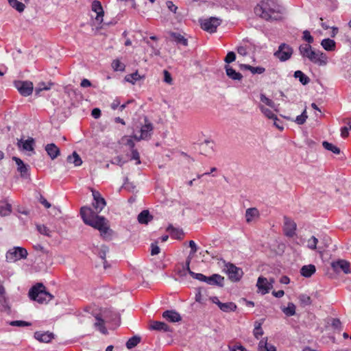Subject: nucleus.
Masks as SVG:
<instances>
[{
	"instance_id": "obj_1",
	"label": "nucleus",
	"mask_w": 351,
	"mask_h": 351,
	"mask_svg": "<svg viewBox=\"0 0 351 351\" xmlns=\"http://www.w3.org/2000/svg\"><path fill=\"white\" fill-rule=\"evenodd\" d=\"M80 215L83 221L100 232L101 237L104 239L110 238L112 230L110 228L108 220L103 216L98 215L90 207L83 206L80 209Z\"/></svg>"
},
{
	"instance_id": "obj_2",
	"label": "nucleus",
	"mask_w": 351,
	"mask_h": 351,
	"mask_svg": "<svg viewBox=\"0 0 351 351\" xmlns=\"http://www.w3.org/2000/svg\"><path fill=\"white\" fill-rule=\"evenodd\" d=\"M283 12V7L276 0H261L254 8L256 15L267 21L281 20Z\"/></svg>"
},
{
	"instance_id": "obj_3",
	"label": "nucleus",
	"mask_w": 351,
	"mask_h": 351,
	"mask_svg": "<svg viewBox=\"0 0 351 351\" xmlns=\"http://www.w3.org/2000/svg\"><path fill=\"white\" fill-rule=\"evenodd\" d=\"M300 54L308 58L311 62L319 66L327 64V56L319 50H313L311 45H302L299 47Z\"/></svg>"
},
{
	"instance_id": "obj_4",
	"label": "nucleus",
	"mask_w": 351,
	"mask_h": 351,
	"mask_svg": "<svg viewBox=\"0 0 351 351\" xmlns=\"http://www.w3.org/2000/svg\"><path fill=\"white\" fill-rule=\"evenodd\" d=\"M29 296L31 300L40 304L47 303L53 298L46 291L45 287L42 283H38L34 286L29 291Z\"/></svg>"
},
{
	"instance_id": "obj_5",
	"label": "nucleus",
	"mask_w": 351,
	"mask_h": 351,
	"mask_svg": "<svg viewBox=\"0 0 351 351\" xmlns=\"http://www.w3.org/2000/svg\"><path fill=\"white\" fill-rule=\"evenodd\" d=\"M27 251L21 247H14L6 253V261L9 263H14L20 259H25L27 256Z\"/></svg>"
},
{
	"instance_id": "obj_6",
	"label": "nucleus",
	"mask_w": 351,
	"mask_h": 351,
	"mask_svg": "<svg viewBox=\"0 0 351 351\" xmlns=\"http://www.w3.org/2000/svg\"><path fill=\"white\" fill-rule=\"evenodd\" d=\"M224 270L232 282H239L243 276V269L230 263L225 264Z\"/></svg>"
},
{
	"instance_id": "obj_7",
	"label": "nucleus",
	"mask_w": 351,
	"mask_h": 351,
	"mask_svg": "<svg viewBox=\"0 0 351 351\" xmlns=\"http://www.w3.org/2000/svg\"><path fill=\"white\" fill-rule=\"evenodd\" d=\"M221 19L217 17H210L202 20L200 22L201 27L210 33L216 32L217 27L221 24Z\"/></svg>"
},
{
	"instance_id": "obj_8",
	"label": "nucleus",
	"mask_w": 351,
	"mask_h": 351,
	"mask_svg": "<svg viewBox=\"0 0 351 351\" xmlns=\"http://www.w3.org/2000/svg\"><path fill=\"white\" fill-rule=\"evenodd\" d=\"M293 49L285 43L281 44L278 49L274 53V56L281 62L288 60L293 54Z\"/></svg>"
},
{
	"instance_id": "obj_9",
	"label": "nucleus",
	"mask_w": 351,
	"mask_h": 351,
	"mask_svg": "<svg viewBox=\"0 0 351 351\" xmlns=\"http://www.w3.org/2000/svg\"><path fill=\"white\" fill-rule=\"evenodd\" d=\"M14 86L19 93L24 97L30 95L34 90L33 83L30 81H16L14 82Z\"/></svg>"
},
{
	"instance_id": "obj_10",
	"label": "nucleus",
	"mask_w": 351,
	"mask_h": 351,
	"mask_svg": "<svg viewBox=\"0 0 351 351\" xmlns=\"http://www.w3.org/2000/svg\"><path fill=\"white\" fill-rule=\"evenodd\" d=\"M296 223L289 217H284L283 231L288 237H293L295 234Z\"/></svg>"
},
{
	"instance_id": "obj_11",
	"label": "nucleus",
	"mask_w": 351,
	"mask_h": 351,
	"mask_svg": "<svg viewBox=\"0 0 351 351\" xmlns=\"http://www.w3.org/2000/svg\"><path fill=\"white\" fill-rule=\"evenodd\" d=\"M91 191L94 200L93 206L97 213H100L106 204V200L101 197L99 191L93 189Z\"/></svg>"
},
{
	"instance_id": "obj_12",
	"label": "nucleus",
	"mask_w": 351,
	"mask_h": 351,
	"mask_svg": "<svg viewBox=\"0 0 351 351\" xmlns=\"http://www.w3.org/2000/svg\"><path fill=\"white\" fill-rule=\"evenodd\" d=\"M154 127L152 123H146L144 125L142 126L141 129V135L138 136L136 135H133V137L137 141H140L141 140H147L150 138Z\"/></svg>"
},
{
	"instance_id": "obj_13",
	"label": "nucleus",
	"mask_w": 351,
	"mask_h": 351,
	"mask_svg": "<svg viewBox=\"0 0 351 351\" xmlns=\"http://www.w3.org/2000/svg\"><path fill=\"white\" fill-rule=\"evenodd\" d=\"M331 265L336 272H340L342 271L345 274L350 273V264L345 260H338L337 261L332 262Z\"/></svg>"
},
{
	"instance_id": "obj_14",
	"label": "nucleus",
	"mask_w": 351,
	"mask_h": 351,
	"mask_svg": "<svg viewBox=\"0 0 351 351\" xmlns=\"http://www.w3.org/2000/svg\"><path fill=\"white\" fill-rule=\"evenodd\" d=\"M256 287L263 295L269 293V290L272 289V284L268 283V280L266 278L260 276L258 278Z\"/></svg>"
},
{
	"instance_id": "obj_15",
	"label": "nucleus",
	"mask_w": 351,
	"mask_h": 351,
	"mask_svg": "<svg viewBox=\"0 0 351 351\" xmlns=\"http://www.w3.org/2000/svg\"><path fill=\"white\" fill-rule=\"evenodd\" d=\"M91 9L97 14L95 17L96 21L101 23L103 21V16L104 14L101 2L97 0H94L91 5Z\"/></svg>"
},
{
	"instance_id": "obj_16",
	"label": "nucleus",
	"mask_w": 351,
	"mask_h": 351,
	"mask_svg": "<svg viewBox=\"0 0 351 351\" xmlns=\"http://www.w3.org/2000/svg\"><path fill=\"white\" fill-rule=\"evenodd\" d=\"M206 282L210 285H216L220 287L224 285V277L219 274H213L210 276L206 277Z\"/></svg>"
},
{
	"instance_id": "obj_17",
	"label": "nucleus",
	"mask_w": 351,
	"mask_h": 351,
	"mask_svg": "<svg viewBox=\"0 0 351 351\" xmlns=\"http://www.w3.org/2000/svg\"><path fill=\"white\" fill-rule=\"evenodd\" d=\"M12 160L15 161L17 165V171L21 173V177H25L28 173V165H25L21 158L16 156H13Z\"/></svg>"
},
{
	"instance_id": "obj_18",
	"label": "nucleus",
	"mask_w": 351,
	"mask_h": 351,
	"mask_svg": "<svg viewBox=\"0 0 351 351\" xmlns=\"http://www.w3.org/2000/svg\"><path fill=\"white\" fill-rule=\"evenodd\" d=\"M162 317L169 322H178L181 320L180 315L176 311H165L162 313Z\"/></svg>"
},
{
	"instance_id": "obj_19",
	"label": "nucleus",
	"mask_w": 351,
	"mask_h": 351,
	"mask_svg": "<svg viewBox=\"0 0 351 351\" xmlns=\"http://www.w3.org/2000/svg\"><path fill=\"white\" fill-rule=\"evenodd\" d=\"M34 140L33 138L29 137L28 139L23 141V139L18 140L17 146L22 147L23 149L26 151H34Z\"/></svg>"
},
{
	"instance_id": "obj_20",
	"label": "nucleus",
	"mask_w": 351,
	"mask_h": 351,
	"mask_svg": "<svg viewBox=\"0 0 351 351\" xmlns=\"http://www.w3.org/2000/svg\"><path fill=\"white\" fill-rule=\"evenodd\" d=\"M45 151L52 160L56 158L60 153V149L54 143L47 144L45 146Z\"/></svg>"
},
{
	"instance_id": "obj_21",
	"label": "nucleus",
	"mask_w": 351,
	"mask_h": 351,
	"mask_svg": "<svg viewBox=\"0 0 351 351\" xmlns=\"http://www.w3.org/2000/svg\"><path fill=\"white\" fill-rule=\"evenodd\" d=\"M34 337L40 342L48 343L53 338V334L49 332H36Z\"/></svg>"
},
{
	"instance_id": "obj_22",
	"label": "nucleus",
	"mask_w": 351,
	"mask_h": 351,
	"mask_svg": "<svg viewBox=\"0 0 351 351\" xmlns=\"http://www.w3.org/2000/svg\"><path fill=\"white\" fill-rule=\"evenodd\" d=\"M94 253L98 254V256L104 260V267L107 268V261H106V254L109 252V249L106 245H101L100 247H95L93 250Z\"/></svg>"
},
{
	"instance_id": "obj_23",
	"label": "nucleus",
	"mask_w": 351,
	"mask_h": 351,
	"mask_svg": "<svg viewBox=\"0 0 351 351\" xmlns=\"http://www.w3.org/2000/svg\"><path fill=\"white\" fill-rule=\"evenodd\" d=\"M226 75L230 79L233 80H241L243 77V75L239 72H237L234 69H233L230 66L226 65L225 66Z\"/></svg>"
},
{
	"instance_id": "obj_24",
	"label": "nucleus",
	"mask_w": 351,
	"mask_h": 351,
	"mask_svg": "<svg viewBox=\"0 0 351 351\" xmlns=\"http://www.w3.org/2000/svg\"><path fill=\"white\" fill-rule=\"evenodd\" d=\"M138 221L141 224H147L153 219V217L149 214L148 210H144L138 215Z\"/></svg>"
},
{
	"instance_id": "obj_25",
	"label": "nucleus",
	"mask_w": 351,
	"mask_h": 351,
	"mask_svg": "<svg viewBox=\"0 0 351 351\" xmlns=\"http://www.w3.org/2000/svg\"><path fill=\"white\" fill-rule=\"evenodd\" d=\"M149 328L154 330L165 332L169 330V327L167 324L165 322L158 321L152 322L150 324Z\"/></svg>"
},
{
	"instance_id": "obj_26",
	"label": "nucleus",
	"mask_w": 351,
	"mask_h": 351,
	"mask_svg": "<svg viewBox=\"0 0 351 351\" xmlns=\"http://www.w3.org/2000/svg\"><path fill=\"white\" fill-rule=\"evenodd\" d=\"M316 271L315 266L313 265H304L300 269V274L306 278L311 277Z\"/></svg>"
},
{
	"instance_id": "obj_27",
	"label": "nucleus",
	"mask_w": 351,
	"mask_h": 351,
	"mask_svg": "<svg viewBox=\"0 0 351 351\" xmlns=\"http://www.w3.org/2000/svg\"><path fill=\"white\" fill-rule=\"evenodd\" d=\"M167 231L169 232L171 237L173 239H180L184 235L183 231L182 230L176 228L171 225L168 226Z\"/></svg>"
},
{
	"instance_id": "obj_28",
	"label": "nucleus",
	"mask_w": 351,
	"mask_h": 351,
	"mask_svg": "<svg viewBox=\"0 0 351 351\" xmlns=\"http://www.w3.org/2000/svg\"><path fill=\"white\" fill-rule=\"evenodd\" d=\"M323 48L328 51H332L335 49V42L330 38H325L322 40L321 43Z\"/></svg>"
},
{
	"instance_id": "obj_29",
	"label": "nucleus",
	"mask_w": 351,
	"mask_h": 351,
	"mask_svg": "<svg viewBox=\"0 0 351 351\" xmlns=\"http://www.w3.org/2000/svg\"><path fill=\"white\" fill-rule=\"evenodd\" d=\"M67 161L70 163H73L76 167L80 166L82 164V160L76 152H73L71 155L67 157Z\"/></svg>"
},
{
	"instance_id": "obj_30",
	"label": "nucleus",
	"mask_w": 351,
	"mask_h": 351,
	"mask_svg": "<svg viewBox=\"0 0 351 351\" xmlns=\"http://www.w3.org/2000/svg\"><path fill=\"white\" fill-rule=\"evenodd\" d=\"M259 212L256 208H247L245 211V218L247 223L252 221L254 217H258Z\"/></svg>"
},
{
	"instance_id": "obj_31",
	"label": "nucleus",
	"mask_w": 351,
	"mask_h": 351,
	"mask_svg": "<svg viewBox=\"0 0 351 351\" xmlns=\"http://www.w3.org/2000/svg\"><path fill=\"white\" fill-rule=\"evenodd\" d=\"M171 37L177 43V44H180L183 46H186L188 45L187 40L179 33L172 32L171 33Z\"/></svg>"
},
{
	"instance_id": "obj_32",
	"label": "nucleus",
	"mask_w": 351,
	"mask_h": 351,
	"mask_svg": "<svg viewBox=\"0 0 351 351\" xmlns=\"http://www.w3.org/2000/svg\"><path fill=\"white\" fill-rule=\"evenodd\" d=\"M219 308L223 312L228 313V312H233L235 311L237 309V305L232 302H226V303H221L219 305Z\"/></svg>"
},
{
	"instance_id": "obj_33",
	"label": "nucleus",
	"mask_w": 351,
	"mask_h": 351,
	"mask_svg": "<svg viewBox=\"0 0 351 351\" xmlns=\"http://www.w3.org/2000/svg\"><path fill=\"white\" fill-rule=\"evenodd\" d=\"M293 76L303 85H306L310 82V78L301 71H295Z\"/></svg>"
},
{
	"instance_id": "obj_34",
	"label": "nucleus",
	"mask_w": 351,
	"mask_h": 351,
	"mask_svg": "<svg viewBox=\"0 0 351 351\" xmlns=\"http://www.w3.org/2000/svg\"><path fill=\"white\" fill-rule=\"evenodd\" d=\"M97 319V322L95 323V326L97 328V329L102 333V334H107L108 331L106 328L104 326V321L98 315L95 317Z\"/></svg>"
},
{
	"instance_id": "obj_35",
	"label": "nucleus",
	"mask_w": 351,
	"mask_h": 351,
	"mask_svg": "<svg viewBox=\"0 0 351 351\" xmlns=\"http://www.w3.org/2000/svg\"><path fill=\"white\" fill-rule=\"evenodd\" d=\"M282 311L287 316H293L295 314V305L289 302L287 306L282 308Z\"/></svg>"
},
{
	"instance_id": "obj_36",
	"label": "nucleus",
	"mask_w": 351,
	"mask_h": 351,
	"mask_svg": "<svg viewBox=\"0 0 351 351\" xmlns=\"http://www.w3.org/2000/svg\"><path fill=\"white\" fill-rule=\"evenodd\" d=\"M8 1L10 6H12L13 8H14L19 12H22L25 8V5L23 3L17 0H8Z\"/></svg>"
},
{
	"instance_id": "obj_37",
	"label": "nucleus",
	"mask_w": 351,
	"mask_h": 351,
	"mask_svg": "<svg viewBox=\"0 0 351 351\" xmlns=\"http://www.w3.org/2000/svg\"><path fill=\"white\" fill-rule=\"evenodd\" d=\"M141 78L142 77L138 74V71H136L132 74L125 75V80L128 82L134 84L136 81L141 80Z\"/></svg>"
},
{
	"instance_id": "obj_38",
	"label": "nucleus",
	"mask_w": 351,
	"mask_h": 351,
	"mask_svg": "<svg viewBox=\"0 0 351 351\" xmlns=\"http://www.w3.org/2000/svg\"><path fill=\"white\" fill-rule=\"evenodd\" d=\"M141 341V337L138 336H134L128 339L126 343V347L128 349H132L136 346Z\"/></svg>"
},
{
	"instance_id": "obj_39",
	"label": "nucleus",
	"mask_w": 351,
	"mask_h": 351,
	"mask_svg": "<svg viewBox=\"0 0 351 351\" xmlns=\"http://www.w3.org/2000/svg\"><path fill=\"white\" fill-rule=\"evenodd\" d=\"M322 145L326 149L330 151L335 154H340V149L330 143L324 141L322 143Z\"/></svg>"
},
{
	"instance_id": "obj_40",
	"label": "nucleus",
	"mask_w": 351,
	"mask_h": 351,
	"mask_svg": "<svg viewBox=\"0 0 351 351\" xmlns=\"http://www.w3.org/2000/svg\"><path fill=\"white\" fill-rule=\"evenodd\" d=\"M52 83L46 84L45 82H40L35 88L36 95H39L42 90H48L51 89Z\"/></svg>"
},
{
	"instance_id": "obj_41",
	"label": "nucleus",
	"mask_w": 351,
	"mask_h": 351,
	"mask_svg": "<svg viewBox=\"0 0 351 351\" xmlns=\"http://www.w3.org/2000/svg\"><path fill=\"white\" fill-rule=\"evenodd\" d=\"M298 299L301 305L304 306L311 305L312 303L311 297L306 294H300L298 296Z\"/></svg>"
},
{
	"instance_id": "obj_42",
	"label": "nucleus",
	"mask_w": 351,
	"mask_h": 351,
	"mask_svg": "<svg viewBox=\"0 0 351 351\" xmlns=\"http://www.w3.org/2000/svg\"><path fill=\"white\" fill-rule=\"evenodd\" d=\"M12 211V206L10 204L5 203L0 206V215L8 216Z\"/></svg>"
},
{
	"instance_id": "obj_43",
	"label": "nucleus",
	"mask_w": 351,
	"mask_h": 351,
	"mask_svg": "<svg viewBox=\"0 0 351 351\" xmlns=\"http://www.w3.org/2000/svg\"><path fill=\"white\" fill-rule=\"evenodd\" d=\"M259 108L265 117L271 119L277 120V117L272 112L271 110L264 107L262 105H260Z\"/></svg>"
},
{
	"instance_id": "obj_44",
	"label": "nucleus",
	"mask_w": 351,
	"mask_h": 351,
	"mask_svg": "<svg viewBox=\"0 0 351 351\" xmlns=\"http://www.w3.org/2000/svg\"><path fill=\"white\" fill-rule=\"evenodd\" d=\"M132 138H134L133 136H124L121 138V143L123 145L128 146L131 149H134L135 144L132 140Z\"/></svg>"
},
{
	"instance_id": "obj_45",
	"label": "nucleus",
	"mask_w": 351,
	"mask_h": 351,
	"mask_svg": "<svg viewBox=\"0 0 351 351\" xmlns=\"http://www.w3.org/2000/svg\"><path fill=\"white\" fill-rule=\"evenodd\" d=\"M112 67L114 71H123L125 70V66L119 60H114L112 62Z\"/></svg>"
},
{
	"instance_id": "obj_46",
	"label": "nucleus",
	"mask_w": 351,
	"mask_h": 351,
	"mask_svg": "<svg viewBox=\"0 0 351 351\" xmlns=\"http://www.w3.org/2000/svg\"><path fill=\"white\" fill-rule=\"evenodd\" d=\"M37 230L40 234L51 237V231L45 225L37 226Z\"/></svg>"
},
{
	"instance_id": "obj_47",
	"label": "nucleus",
	"mask_w": 351,
	"mask_h": 351,
	"mask_svg": "<svg viewBox=\"0 0 351 351\" xmlns=\"http://www.w3.org/2000/svg\"><path fill=\"white\" fill-rule=\"evenodd\" d=\"M317 238H316L314 236H312L307 241V246L308 248L311 250H315L317 248Z\"/></svg>"
},
{
	"instance_id": "obj_48",
	"label": "nucleus",
	"mask_w": 351,
	"mask_h": 351,
	"mask_svg": "<svg viewBox=\"0 0 351 351\" xmlns=\"http://www.w3.org/2000/svg\"><path fill=\"white\" fill-rule=\"evenodd\" d=\"M10 325L12 326L24 327L31 326V323L22 320H16L10 322Z\"/></svg>"
},
{
	"instance_id": "obj_49",
	"label": "nucleus",
	"mask_w": 351,
	"mask_h": 351,
	"mask_svg": "<svg viewBox=\"0 0 351 351\" xmlns=\"http://www.w3.org/2000/svg\"><path fill=\"white\" fill-rule=\"evenodd\" d=\"M307 117L306 111L304 110L300 115L296 117L295 121L298 124L302 125L305 123Z\"/></svg>"
},
{
	"instance_id": "obj_50",
	"label": "nucleus",
	"mask_w": 351,
	"mask_h": 351,
	"mask_svg": "<svg viewBox=\"0 0 351 351\" xmlns=\"http://www.w3.org/2000/svg\"><path fill=\"white\" fill-rule=\"evenodd\" d=\"M189 274L192 278L197 279L199 281H202V282H205L206 281L207 276H204L202 274L195 273L192 271H189Z\"/></svg>"
},
{
	"instance_id": "obj_51",
	"label": "nucleus",
	"mask_w": 351,
	"mask_h": 351,
	"mask_svg": "<svg viewBox=\"0 0 351 351\" xmlns=\"http://www.w3.org/2000/svg\"><path fill=\"white\" fill-rule=\"evenodd\" d=\"M261 101L272 108H274L275 107L274 102L271 99L267 97L264 94L261 95Z\"/></svg>"
},
{
	"instance_id": "obj_52",
	"label": "nucleus",
	"mask_w": 351,
	"mask_h": 351,
	"mask_svg": "<svg viewBox=\"0 0 351 351\" xmlns=\"http://www.w3.org/2000/svg\"><path fill=\"white\" fill-rule=\"evenodd\" d=\"M248 70L250 71L251 73L253 74H256V73L261 74L265 72V69L262 66L254 67V66H251V67H248Z\"/></svg>"
},
{
	"instance_id": "obj_53",
	"label": "nucleus",
	"mask_w": 351,
	"mask_h": 351,
	"mask_svg": "<svg viewBox=\"0 0 351 351\" xmlns=\"http://www.w3.org/2000/svg\"><path fill=\"white\" fill-rule=\"evenodd\" d=\"M303 39L306 40L308 45L313 43L314 40L308 30H304L303 32Z\"/></svg>"
},
{
	"instance_id": "obj_54",
	"label": "nucleus",
	"mask_w": 351,
	"mask_h": 351,
	"mask_svg": "<svg viewBox=\"0 0 351 351\" xmlns=\"http://www.w3.org/2000/svg\"><path fill=\"white\" fill-rule=\"evenodd\" d=\"M236 59V54L234 53V52L233 51H230L227 53L225 59H224V61L229 64V63H231L232 62H234Z\"/></svg>"
},
{
	"instance_id": "obj_55",
	"label": "nucleus",
	"mask_w": 351,
	"mask_h": 351,
	"mask_svg": "<svg viewBox=\"0 0 351 351\" xmlns=\"http://www.w3.org/2000/svg\"><path fill=\"white\" fill-rule=\"evenodd\" d=\"M131 151H132L131 159L136 160L137 165L140 164L141 163L140 155H139V153L137 151V149L134 148V149H132Z\"/></svg>"
},
{
	"instance_id": "obj_56",
	"label": "nucleus",
	"mask_w": 351,
	"mask_h": 351,
	"mask_svg": "<svg viewBox=\"0 0 351 351\" xmlns=\"http://www.w3.org/2000/svg\"><path fill=\"white\" fill-rule=\"evenodd\" d=\"M163 73H164V82L169 84H172V77H171L170 73L167 70H164Z\"/></svg>"
},
{
	"instance_id": "obj_57",
	"label": "nucleus",
	"mask_w": 351,
	"mask_h": 351,
	"mask_svg": "<svg viewBox=\"0 0 351 351\" xmlns=\"http://www.w3.org/2000/svg\"><path fill=\"white\" fill-rule=\"evenodd\" d=\"M214 146V142L209 140H205L204 142L202 144L201 147L202 149H204L206 147H208L211 150L213 149Z\"/></svg>"
},
{
	"instance_id": "obj_58",
	"label": "nucleus",
	"mask_w": 351,
	"mask_h": 351,
	"mask_svg": "<svg viewBox=\"0 0 351 351\" xmlns=\"http://www.w3.org/2000/svg\"><path fill=\"white\" fill-rule=\"evenodd\" d=\"M49 214L53 215V217H59L61 214V210L60 208H58L56 206H53L49 211Z\"/></svg>"
},
{
	"instance_id": "obj_59",
	"label": "nucleus",
	"mask_w": 351,
	"mask_h": 351,
	"mask_svg": "<svg viewBox=\"0 0 351 351\" xmlns=\"http://www.w3.org/2000/svg\"><path fill=\"white\" fill-rule=\"evenodd\" d=\"M111 162L112 164L117 165L122 167L125 162L123 160V159L121 156H117L113 158V160H112Z\"/></svg>"
},
{
	"instance_id": "obj_60",
	"label": "nucleus",
	"mask_w": 351,
	"mask_h": 351,
	"mask_svg": "<svg viewBox=\"0 0 351 351\" xmlns=\"http://www.w3.org/2000/svg\"><path fill=\"white\" fill-rule=\"evenodd\" d=\"M151 248H152V250H151V254L152 256L157 255V254H159L160 248H159V247L156 244L152 243Z\"/></svg>"
},
{
	"instance_id": "obj_61",
	"label": "nucleus",
	"mask_w": 351,
	"mask_h": 351,
	"mask_svg": "<svg viewBox=\"0 0 351 351\" xmlns=\"http://www.w3.org/2000/svg\"><path fill=\"white\" fill-rule=\"evenodd\" d=\"M166 4L170 11L176 13V10L178 9V7L176 5H175L172 1H167Z\"/></svg>"
},
{
	"instance_id": "obj_62",
	"label": "nucleus",
	"mask_w": 351,
	"mask_h": 351,
	"mask_svg": "<svg viewBox=\"0 0 351 351\" xmlns=\"http://www.w3.org/2000/svg\"><path fill=\"white\" fill-rule=\"evenodd\" d=\"M341 323L339 319L333 318L332 319L331 326L334 328H336V329L339 328L341 327Z\"/></svg>"
},
{
	"instance_id": "obj_63",
	"label": "nucleus",
	"mask_w": 351,
	"mask_h": 351,
	"mask_svg": "<svg viewBox=\"0 0 351 351\" xmlns=\"http://www.w3.org/2000/svg\"><path fill=\"white\" fill-rule=\"evenodd\" d=\"M254 336L256 339H258L263 335V330L261 328V329L257 330V328H254L253 331Z\"/></svg>"
},
{
	"instance_id": "obj_64",
	"label": "nucleus",
	"mask_w": 351,
	"mask_h": 351,
	"mask_svg": "<svg viewBox=\"0 0 351 351\" xmlns=\"http://www.w3.org/2000/svg\"><path fill=\"white\" fill-rule=\"evenodd\" d=\"M267 343V338L261 339L259 341V343H258V350H259V351H263V350L265 349Z\"/></svg>"
}]
</instances>
